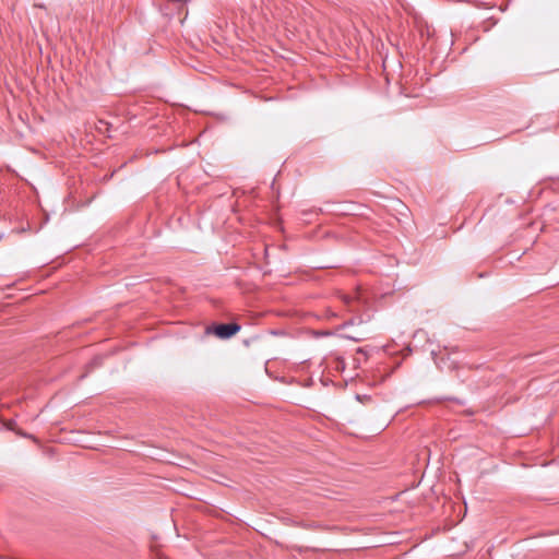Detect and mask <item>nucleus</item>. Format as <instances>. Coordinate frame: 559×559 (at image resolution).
Listing matches in <instances>:
<instances>
[{"label": "nucleus", "mask_w": 559, "mask_h": 559, "mask_svg": "<svg viewBox=\"0 0 559 559\" xmlns=\"http://www.w3.org/2000/svg\"><path fill=\"white\" fill-rule=\"evenodd\" d=\"M239 331L240 325L237 323H223L214 326V334L222 340L229 338Z\"/></svg>", "instance_id": "1"}, {"label": "nucleus", "mask_w": 559, "mask_h": 559, "mask_svg": "<svg viewBox=\"0 0 559 559\" xmlns=\"http://www.w3.org/2000/svg\"><path fill=\"white\" fill-rule=\"evenodd\" d=\"M352 300H353V298H352V297H349V296H347V295L343 296V301H344L345 304H350V302H352Z\"/></svg>", "instance_id": "2"}, {"label": "nucleus", "mask_w": 559, "mask_h": 559, "mask_svg": "<svg viewBox=\"0 0 559 559\" xmlns=\"http://www.w3.org/2000/svg\"><path fill=\"white\" fill-rule=\"evenodd\" d=\"M13 425H14V423H13L12 420H11V421H9V424H8V428H9V429H13Z\"/></svg>", "instance_id": "3"}]
</instances>
